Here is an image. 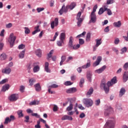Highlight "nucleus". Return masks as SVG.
I'll list each match as a JSON object with an SVG mask.
<instances>
[{
    "instance_id": "obj_27",
    "label": "nucleus",
    "mask_w": 128,
    "mask_h": 128,
    "mask_svg": "<svg viewBox=\"0 0 128 128\" xmlns=\"http://www.w3.org/2000/svg\"><path fill=\"white\" fill-rule=\"evenodd\" d=\"M124 94H126V89L124 88H122L120 91L119 96H122Z\"/></svg>"
},
{
    "instance_id": "obj_61",
    "label": "nucleus",
    "mask_w": 128,
    "mask_h": 128,
    "mask_svg": "<svg viewBox=\"0 0 128 128\" xmlns=\"http://www.w3.org/2000/svg\"><path fill=\"white\" fill-rule=\"evenodd\" d=\"M6 82H8V79L2 80V81L0 82V84H6Z\"/></svg>"
},
{
    "instance_id": "obj_56",
    "label": "nucleus",
    "mask_w": 128,
    "mask_h": 128,
    "mask_svg": "<svg viewBox=\"0 0 128 128\" xmlns=\"http://www.w3.org/2000/svg\"><path fill=\"white\" fill-rule=\"evenodd\" d=\"M58 106L56 105H54L53 108V111L58 112Z\"/></svg>"
},
{
    "instance_id": "obj_24",
    "label": "nucleus",
    "mask_w": 128,
    "mask_h": 128,
    "mask_svg": "<svg viewBox=\"0 0 128 128\" xmlns=\"http://www.w3.org/2000/svg\"><path fill=\"white\" fill-rule=\"evenodd\" d=\"M34 30H35L32 32V34H38V32H40V26H35Z\"/></svg>"
},
{
    "instance_id": "obj_53",
    "label": "nucleus",
    "mask_w": 128,
    "mask_h": 128,
    "mask_svg": "<svg viewBox=\"0 0 128 128\" xmlns=\"http://www.w3.org/2000/svg\"><path fill=\"white\" fill-rule=\"evenodd\" d=\"M58 32H56L55 33V34L54 36L53 40H52V42H54V40H56V38L58 37Z\"/></svg>"
},
{
    "instance_id": "obj_4",
    "label": "nucleus",
    "mask_w": 128,
    "mask_h": 128,
    "mask_svg": "<svg viewBox=\"0 0 128 128\" xmlns=\"http://www.w3.org/2000/svg\"><path fill=\"white\" fill-rule=\"evenodd\" d=\"M83 104L86 108H90L94 104V101L90 98H86L83 100Z\"/></svg>"
},
{
    "instance_id": "obj_11",
    "label": "nucleus",
    "mask_w": 128,
    "mask_h": 128,
    "mask_svg": "<svg viewBox=\"0 0 128 128\" xmlns=\"http://www.w3.org/2000/svg\"><path fill=\"white\" fill-rule=\"evenodd\" d=\"M34 67L33 72H38L40 70V66H38V62H34L32 64Z\"/></svg>"
},
{
    "instance_id": "obj_17",
    "label": "nucleus",
    "mask_w": 128,
    "mask_h": 128,
    "mask_svg": "<svg viewBox=\"0 0 128 128\" xmlns=\"http://www.w3.org/2000/svg\"><path fill=\"white\" fill-rule=\"evenodd\" d=\"M102 56H98L96 62L93 64V66H98L100 62H102Z\"/></svg>"
},
{
    "instance_id": "obj_10",
    "label": "nucleus",
    "mask_w": 128,
    "mask_h": 128,
    "mask_svg": "<svg viewBox=\"0 0 128 128\" xmlns=\"http://www.w3.org/2000/svg\"><path fill=\"white\" fill-rule=\"evenodd\" d=\"M58 26V18H56L54 21L51 22L50 26L52 30L54 28V26Z\"/></svg>"
},
{
    "instance_id": "obj_20",
    "label": "nucleus",
    "mask_w": 128,
    "mask_h": 128,
    "mask_svg": "<svg viewBox=\"0 0 128 128\" xmlns=\"http://www.w3.org/2000/svg\"><path fill=\"white\" fill-rule=\"evenodd\" d=\"M72 120V117L68 116V115H64L62 118V120Z\"/></svg>"
},
{
    "instance_id": "obj_3",
    "label": "nucleus",
    "mask_w": 128,
    "mask_h": 128,
    "mask_svg": "<svg viewBox=\"0 0 128 128\" xmlns=\"http://www.w3.org/2000/svg\"><path fill=\"white\" fill-rule=\"evenodd\" d=\"M98 8V5H95L93 8V10L90 15V20L89 22L90 24H96V12Z\"/></svg>"
},
{
    "instance_id": "obj_40",
    "label": "nucleus",
    "mask_w": 128,
    "mask_h": 128,
    "mask_svg": "<svg viewBox=\"0 0 128 128\" xmlns=\"http://www.w3.org/2000/svg\"><path fill=\"white\" fill-rule=\"evenodd\" d=\"M36 82V79L32 78L29 80V83L30 86H34V84Z\"/></svg>"
},
{
    "instance_id": "obj_41",
    "label": "nucleus",
    "mask_w": 128,
    "mask_h": 128,
    "mask_svg": "<svg viewBox=\"0 0 128 128\" xmlns=\"http://www.w3.org/2000/svg\"><path fill=\"white\" fill-rule=\"evenodd\" d=\"M18 114L19 118H22L24 116V114H22V110H18Z\"/></svg>"
},
{
    "instance_id": "obj_43",
    "label": "nucleus",
    "mask_w": 128,
    "mask_h": 128,
    "mask_svg": "<svg viewBox=\"0 0 128 128\" xmlns=\"http://www.w3.org/2000/svg\"><path fill=\"white\" fill-rule=\"evenodd\" d=\"M86 42H90V32L87 33L86 36Z\"/></svg>"
},
{
    "instance_id": "obj_63",
    "label": "nucleus",
    "mask_w": 128,
    "mask_h": 128,
    "mask_svg": "<svg viewBox=\"0 0 128 128\" xmlns=\"http://www.w3.org/2000/svg\"><path fill=\"white\" fill-rule=\"evenodd\" d=\"M12 26V23H9L8 24H6V28H10Z\"/></svg>"
},
{
    "instance_id": "obj_46",
    "label": "nucleus",
    "mask_w": 128,
    "mask_h": 128,
    "mask_svg": "<svg viewBox=\"0 0 128 128\" xmlns=\"http://www.w3.org/2000/svg\"><path fill=\"white\" fill-rule=\"evenodd\" d=\"M24 32L26 34H30V29L28 28V27H25L24 28Z\"/></svg>"
},
{
    "instance_id": "obj_18",
    "label": "nucleus",
    "mask_w": 128,
    "mask_h": 128,
    "mask_svg": "<svg viewBox=\"0 0 128 128\" xmlns=\"http://www.w3.org/2000/svg\"><path fill=\"white\" fill-rule=\"evenodd\" d=\"M76 92V88H70L66 90L67 94H74V92Z\"/></svg>"
},
{
    "instance_id": "obj_32",
    "label": "nucleus",
    "mask_w": 128,
    "mask_h": 128,
    "mask_svg": "<svg viewBox=\"0 0 128 128\" xmlns=\"http://www.w3.org/2000/svg\"><path fill=\"white\" fill-rule=\"evenodd\" d=\"M40 104V101L35 100L31 102L30 103V106H36V104Z\"/></svg>"
},
{
    "instance_id": "obj_39",
    "label": "nucleus",
    "mask_w": 128,
    "mask_h": 128,
    "mask_svg": "<svg viewBox=\"0 0 128 128\" xmlns=\"http://www.w3.org/2000/svg\"><path fill=\"white\" fill-rule=\"evenodd\" d=\"M26 52L25 50H22L20 54H19V58H24V52Z\"/></svg>"
},
{
    "instance_id": "obj_51",
    "label": "nucleus",
    "mask_w": 128,
    "mask_h": 128,
    "mask_svg": "<svg viewBox=\"0 0 128 128\" xmlns=\"http://www.w3.org/2000/svg\"><path fill=\"white\" fill-rule=\"evenodd\" d=\"M123 68L124 70H128V62H126L123 66Z\"/></svg>"
},
{
    "instance_id": "obj_44",
    "label": "nucleus",
    "mask_w": 128,
    "mask_h": 128,
    "mask_svg": "<svg viewBox=\"0 0 128 128\" xmlns=\"http://www.w3.org/2000/svg\"><path fill=\"white\" fill-rule=\"evenodd\" d=\"M104 12H106V10H104V8H101L99 10L98 14L100 15L102 14H104Z\"/></svg>"
},
{
    "instance_id": "obj_58",
    "label": "nucleus",
    "mask_w": 128,
    "mask_h": 128,
    "mask_svg": "<svg viewBox=\"0 0 128 128\" xmlns=\"http://www.w3.org/2000/svg\"><path fill=\"white\" fill-rule=\"evenodd\" d=\"M79 44H84V39L82 38H80L79 39Z\"/></svg>"
},
{
    "instance_id": "obj_36",
    "label": "nucleus",
    "mask_w": 128,
    "mask_h": 128,
    "mask_svg": "<svg viewBox=\"0 0 128 128\" xmlns=\"http://www.w3.org/2000/svg\"><path fill=\"white\" fill-rule=\"evenodd\" d=\"M80 44H78L76 45H72V48H72V50H78V48H80Z\"/></svg>"
},
{
    "instance_id": "obj_45",
    "label": "nucleus",
    "mask_w": 128,
    "mask_h": 128,
    "mask_svg": "<svg viewBox=\"0 0 128 128\" xmlns=\"http://www.w3.org/2000/svg\"><path fill=\"white\" fill-rule=\"evenodd\" d=\"M48 87L50 88H58V85L54 84L50 86H48Z\"/></svg>"
},
{
    "instance_id": "obj_28",
    "label": "nucleus",
    "mask_w": 128,
    "mask_h": 128,
    "mask_svg": "<svg viewBox=\"0 0 128 128\" xmlns=\"http://www.w3.org/2000/svg\"><path fill=\"white\" fill-rule=\"evenodd\" d=\"M56 44L58 46H62L64 44V41L60 40L57 41Z\"/></svg>"
},
{
    "instance_id": "obj_31",
    "label": "nucleus",
    "mask_w": 128,
    "mask_h": 128,
    "mask_svg": "<svg viewBox=\"0 0 128 128\" xmlns=\"http://www.w3.org/2000/svg\"><path fill=\"white\" fill-rule=\"evenodd\" d=\"M66 56L64 55L62 56L61 57V61L60 63V66H62V64L66 61Z\"/></svg>"
},
{
    "instance_id": "obj_49",
    "label": "nucleus",
    "mask_w": 128,
    "mask_h": 128,
    "mask_svg": "<svg viewBox=\"0 0 128 128\" xmlns=\"http://www.w3.org/2000/svg\"><path fill=\"white\" fill-rule=\"evenodd\" d=\"M52 90V88L48 86V92L49 94H56V92L52 90Z\"/></svg>"
},
{
    "instance_id": "obj_33",
    "label": "nucleus",
    "mask_w": 128,
    "mask_h": 128,
    "mask_svg": "<svg viewBox=\"0 0 128 128\" xmlns=\"http://www.w3.org/2000/svg\"><path fill=\"white\" fill-rule=\"evenodd\" d=\"M73 108H74V104H72L70 102V106L67 108L66 110H68V112H70V110H72Z\"/></svg>"
},
{
    "instance_id": "obj_7",
    "label": "nucleus",
    "mask_w": 128,
    "mask_h": 128,
    "mask_svg": "<svg viewBox=\"0 0 128 128\" xmlns=\"http://www.w3.org/2000/svg\"><path fill=\"white\" fill-rule=\"evenodd\" d=\"M82 16V12H79L76 16V20H78V22H77L78 24V26H80L82 25V20H84L83 18H80V16Z\"/></svg>"
},
{
    "instance_id": "obj_23",
    "label": "nucleus",
    "mask_w": 128,
    "mask_h": 128,
    "mask_svg": "<svg viewBox=\"0 0 128 128\" xmlns=\"http://www.w3.org/2000/svg\"><path fill=\"white\" fill-rule=\"evenodd\" d=\"M128 72H125L124 73L123 75V81L124 82H126L128 80Z\"/></svg>"
},
{
    "instance_id": "obj_47",
    "label": "nucleus",
    "mask_w": 128,
    "mask_h": 128,
    "mask_svg": "<svg viewBox=\"0 0 128 128\" xmlns=\"http://www.w3.org/2000/svg\"><path fill=\"white\" fill-rule=\"evenodd\" d=\"M86 32H84L82 34L77 36L76 38H82V36H86Z\"/></svg>"
},
{
    "instance_id": "obj_35",
    "label": "nucleus",
    "mask_w": 128,
    "mask_h": 128,
    "mask_svg": "<svg viewBox=\"0 0 128 128\" xmlns=\"http://www.w3.org/2000/svg\"><path fill=\"white\" fill-rule=\"evenodd\" d=\"M6 58V54L4 53H2L0 56V60H4Z\"/></svg>"
},
{
    "instance_id": "obj_52",
    "label": "nucleus",
    "mask_w": 128,
    "mask_h": 128,
    "mask_svg": "<svg viewBox=\"0 0 128 128\" xmlns=\"http://www.w3.org/2000/svg\"><path fill=\"white\" fill-rule=\"evenodd\" d=\"M58 32H56L55 33V34L54 36L53 40H52V42H54V40H56V38L58 37Z\"/></svg>"
},
{
    "instance_id": "obj_5",
    "label": "nucleus",
    "mask_w": 128,
    "mask_h": 128,
    "mask_svg": "<svg viewBox=\"0 0 128 128\" xmlns=\"http://www.w3.org/2000/svg\"><path fill=\"white\" fill-rule=\"evenodd\" d=\"M114 124H116V120L114 118L112 120H108L106 122L104 128H114Z\"/></svg>"
},
{
    "instance_id": "obj_54",
    "label": "nucleus",
    "mask_w": 128,
    "mask_h": 128,
    "mask_svg": "<svg viewBox=\"0 0 128 128\" xmlns=\"http://www.w3.org/2000/svg\"><path fill=\"white\" fill-rule=\"evenodd\" d=\"M18 48L19 50H24V48H26V45L21 44L20 45L18 46Z\"/></svg>"
},
{
    "instance_id": "obj_8",
    "label": "nucleus",
    "mask_w": 128,
    "mask_h": 128,
    "mask_svg": "<svg viewBox=\"0 0 128 128\" xmlns=\"http://www.w3.org/2000/svg\"><path fill=\"white\" fill-rule=\"evenodd\" d=\"M14 120H16V117L14 115H11L10 116V118L8 117L6 118L4 122V124H8V122H14Z\"/></svg>"
},
{
    "instance_id": "obj_62",
    "label": "nucleus",
    "mask_w": 128,
    "mask_h": 128,
    "mask_svg": "<svg viewBox=\"0 0 128 128\" xmlns=\"http://www.w3.org/2000/svg\"><path fill=\"white\" fill-rule=\"evenodd\" d=\"M106 10H107V14L108 16H112V10H110V9H108Z\"/></svg>"
},
{
    "instance_id": "obj_50",
    "label": "nucleus",
    "mask_w": 128,
    "mask_h": 128,
    "mask_svg": "<svg viewBox=\"0 0 128 128\" xmlns=\"http://www.w3.org/2000/svg\"><path fill=\"white\" fill-rule=\"evenodd\" d=\"M94 104H96V106H100V99H98L96 100Z\"/></svg>"
},
{
    "instance_id": "obj_59",
    "label": "nucleus",
    "mask_w": 128,
    "mask_h": 128,
    "mask_svg": "<svg viewBox=\"0 0 128 128\" xmlns=\"http://www.w3.org/2000/svg\"><path fill=\"white\" fill-rule=\"evenodd\" d=\"M32 68V64H29L27 65V70H30Z\"/></svg>"
},
{
    "instance_id": "obj_2",
    "label": "nucleus",
    "mask_w": 128,
    "mask_h": 128,
    "mask_svg": "<svg viewBox=\"0 0 128 128\" xmlns=\"http://www.w3.org/2000/svg\"><path fill=\"white\" fill-rule=\"evenodd\" d=\"M76 6V4L74 2H72L70 5H67L66 6V5L64 4L60 10H59L58 12L60 16H62L64 12L66 14V12H68L69 8L70 10H72V9L74 8Z\"/></svg>"
},
{
    "instance_id": "obj_9",
    "label": "nucleus",
    "mask_w": 128,
    "mask_h": 128,
    "mask_svg": "<svg viewBox=\"0 0 128 128\" xmlns=\"http://www.w3.org/2000/svg\"><path fill=\"white\" fill-rule=\"evenodd\" d=\"M8 100H10V102H16L18 100V94H12L8 98Z\"/></svg>"
},
{
    "instance_id": "obj_14",
    "label": "nucleus",
    "mask_w": 128,
    "mask_h": 128,
    "mask_svg": "<svg viewBox=\"0 0 128 128\" xmlns=\"http://www.w3.org/2000/svg\"><path fill=\"white\" fill-rule=\"evenodd\" d=\"M96 47H94V52L96 50V48H98V46L102 44V38L96 39Z\"/></svg>"
},
{
    "instance_id": "obj_55",
    "label": "nucleus",
    "mask_w": 128,
    "mask_h": 128,
    "mask_svg": "<svg viewBox=\"0 0 128 128\" xmlns=\"http://www.w3.org/2000/svg\"><path fill=\"white\" fill-rule=\"evenodd\" d=\"M36 10H37L38 12H42V10H44V8H36Z\"/></svg>"
},
{
    "instance_id": "obj_19",
    "label": "nucleus",
    "mask_w": 128,
    "mask_h": 128,
    "mask_svg": "<svg viewBox=\"0 0 128 128\" xmlns=\"http://www.w3.org/2000/svg\"><path fill=\"white\" fill-rule=\"evenodd\" d=\"M92 73L90 71H88L86 74V78L90 82H92Z\"/></svg>"
},
{
    "instance_id": "obj_48",
    "label": "nucleus",
    "mask_w": 128,
    "mask_h": 128,
    "mask_svg": "<svg viewBox=\"0 0 128 128\" xmlns=\"http://www.w3.org/2000/svg\"><path fill=\"white\" fill-rule=\"evenodd\" d=\"M128 49L126 48V47H124L121 49V54H124V52H126V50Z\"/></svg>"
},
{
    "instance_id": "obj_15",
    "label": "nucleus",
    "mask_w": 128,
    "mask_h": 128,
    "mask_svg": "<svg viewBox=\"0 0 128 128\" xmlns=\"http://www.w3.org/2000/svg\"><path fill=\"white\" fill-rule=\"evenodd\" d=\"M12 72V69L10 68H6L2 70V73L5 74H10Z\"/></svg>"
},
{
    "instance_id": "obj_30",
    "label": "nucleus",
    "mask_w": 128,
    "mask_h": 128,
    "mask_svg": "<svg viewBox=\"0 0 128 128\" xmlns=\"http://www.w3.org/2000/svg\"><path fill=\"white\" fill-rule=\"evenodd\" d=\"M122 26V22L120 21H118V22H114V26H115L116 28H120Z\"/></svg>"
},
{
    "instance_id": "obj_37",
    "label": "nucleus",
    "mask_w": 128,
    "mask_h": 128,
    "mask_svg": "<svg viewBox=\"0 0 128 128\" xmlns=\"http://www.w3.org/2000/svg\"><path fill=\"white\" fill-rule=\"evenodd\" d=\"M52 54H54V50H51L50 52L48 54V60H50V58L52 57Z\"/></svg>"
},
{
    "instance_id": "obj_34",
    "label": "nucleus",
    "mask_w": 128,
    "mask_h": 128,
    "mask_svg": "<svg viewBox=\"0 0 128 128\" xmlns=\"http://www.w3.org/2000/svg\"><path fill=\"white\" fill-rule=\"evenodd\" d=\"M36 54L40 58L42 56V50L40 49H38L36 52Z\"/></svg>"
},
{
    "instance_id": "obj_57",
    "label": "nucleus",
    "mask_w": 128,
    "mask_h": 128,
    "mask_svg": "<svg viewBox=\"0 0 128 128\" xmlns=\"http://www.w3.org/2000/svg\"><path fill=\"white\" fill-rule=\"evenodd\" d=\"M64 84H65V86H72V83L70 81H67L64 82Z\"/></svg>"
},
{
    "instance_id": "obj_6",
    "label": "nucleus",
    "mask_w": 128,
    "mask_h": 128,
    "mask_svg": "<svg viewBox=\"0 0 128 128\" xmlns=\"http://www.w3.org/2000/svg\"><path fill=\"white\" fill-rule=\"evenodd\" d=\"M16 40V36L14 35V33L10 34V37L8 39V42L10 44V48H12V46H14V44Z\"/></svg>"
},
{
    "instance_id": "obj_12",
    "label": "nucleus",
    "mask_w": 128,
    "mask_h": 128,
    "mask_svg": "<svg viewBox=\"0 0 128 128\" xmlns=\"http://www.w3.org/2000/svg\"><path fill=\"white\" fill-rule=\"evenodd\" d=\"M112 112V108L110 107H108L105 109L104 112V116H110V114Z\"/></svg>"
},
{
    "instance_id": "obj_64",
    "label": "nucleus",
    "mask_w": 128,
    "mask_h": 128,
    "mask_svg": "<svg viewBox=\"0 0 128 128\" xmlns=\"http://www.w3.org/2000/svg\"><path fill=\"white\" fill-rule=\"evenodd\" d=\"M114 4V0H107L106 4Z\"/></svg>"
},
{
    "instance_id": "obj_25",
    "label": "nucleus",
    "mask_w": 128,
    "mask_h": 128,
    "mask_svg": "<svg viewBox=\"0 0 128 128\" xmlns=\"http://www.w3.org/2000/svg\"><path fill=\"white\" fill-rule=\"evenodd\" d=\"M48 62H46L44 64V70L46 72H50V70L48 68Z\"/></svg>"
},
{
    "instance_id": "obj_1",
    "label": "nucleus",
    "mask_w": 128,
    "mask_h": 128,
    "mask_svg": "<svg viewBox=\"0 0 128 128\" xmlns=\"http://www.w3.org/2000/svg\"><path fill=\"white\" fill-rule=\"evenodd\" d=\"M118 82L116 76H114L110 81H108L107 84L106 82L102 81L100 84V88H104L106 94H108L110 92V86H112Z\"/></svg>"
},
{
    "instance_id": "obj_60",
    "label": "nucleus",
    "mask_w": 128,
    "mask_h": 128,
    "mask_svg": "<svg viewBox=\"0 0 128 128\" xmlns=\"http://www.w3.org/2000/svg\"><path fill=\"white\" fill-rule=\"evenodd\" d=\"M24 118L25 120H24V122H28L30 120V116H26Z\"/></svg>"
},
{
    "instance_id": "obj_26",
    "label": "nucleus",
    "mask_w": 128,
    "mask_h": 128,
    "mask_svg": "<svg viewBox=\"0 0 128 128\" xmlns=\"http://www.w3.org/2000/svg\"><path fill=\"white\" fill-rule=\"evenodd\" d=\"M8 88H10V84H7L6 85L2 87L1 92H4L8 90Z\"/></svg>"
},
{
    "instance_id": "obj_13",
    "label": "nucleus",
    "mask_w": 128,
    "mask_h": 128,
    "mask_svg": "<svg viewBox=\"0 0 128 128\" xmlns=\"http://www.w3.org/2000/svg\"><path fill=\"white\" fill-rule=\"evenodd\" d=\"M73 44H74V37L71 36L69 38V42L68 43V48H72Z\"/></svg>"
},
{
    "instance_id": "obj_21",
    "label": "nucleus",
    "mask_w": 128,
    "mask_h": 128,
    "mask_svg": "<svg viewBox=\"0 0 128 128\" xmlns=\"http://www.w3.org/2000/svg\"><path fill=\"white\" fill-rule=\"evenodd\" d=\"M92 92H94V88H90L86 93V96L87 98H90V96L92 94Z\"/></svg>"
},
{
    "instance_id": "obj_22",
    "label": "nucleus",
    "mask_w": 128,
    "mask_h": 128,
    "mask_svg": "<svg viewBox=\"0 0 128 128\" xmlns=\"http://www.w3.org/2000/svg\"><path fill=\"white\" fill-rule=\"evenodd\" d=\"M36 92H40L42 90V87L40 84V83H38L34 86Z\"/></svg>"
},
{
    "instance_id": "obj_38",
    "label": "nucleus",
    "mask_w": 128,
    "mask_h": 128,
    "mask_svg": "<svg viewBox=\"0 0 128 128\" xmlns=\"http://www.w3.org/2000/svg\"><path fill=\"white\" fill-rule=\"evenodd\" d=\"M90 66V60H89L88 62L86 63V65H84L82 66V68H88Z\"/></svg>"
},
{
    "instance_id": "obj_16",
    "label": "nucleus",
    "mask_w": 128,
    "mask_h": 128,
    "mask_svg": "<svg viewBox=\"0 0 128 128\" xmlns=\"http://www.w3.org/2000/svg\"><path fill=\"white\" fill-rule=\"evenodd\" d=\"M106 66H104L101 68L96 70L95 73L96 74H102V72H104V70H106Z\"/></svg>"
},
{
    "instance_id": "obj_42",
    "label": "nucleus",
    "mask_w": 128,
    "mask_h": 128,
    "mask_svg": "<svg viewBox=\"0 0 128 128\" xmlns=\"http://www.w3.org/2000/svg\"><path fill=\"white\" fill-rule=\"evenodd\" d=\"M84 84V78H82L80 82V88H82V84Z\"/></svg>"
},
{
    "instance_id": "obj_29",
    "label": "nucleus",
    "mask_w": 128,
    "mask_h": 128,
    "mask_svg": "<svg viewBox=\"0 0 128 128\" xmlns=\"http://www.w3.org/2000/svg\"><path fill=\"white\" fill-rule=\"evenodd\" d=\"M60 40H66V33L62 32L60 34Z\"/></svg>"
}]
</instances>
